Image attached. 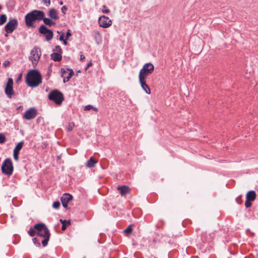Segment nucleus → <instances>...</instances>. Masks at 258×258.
<instances>
[{
    "label": "nucleus",
    "instance_id": "4c0bfd02",
    "mask_svg": "<svg viewBox=\"0 0 258 258\" xmlns=\"http://www.w3.org/2000/svg\"><path fill=\"white\" fill-rule=\"evenodd\" d=\"M93 108V106L91 105H88L85 106L84 110H90L92 108Z\"/></svg>",
    "mask_w": 258,
    "mask_h": 258
},
{
    "label": "nucleus",
    "instance_id": "de8ad7c7",
    "mask_svg": "<svg viewBox=\"0 0 258 258\" xmlns=\"http://www.w3.org/2000/svg\"><path fill=\"white\" fill-rule=\"evenodd\" d=\"M92 109H93L95 111L97 112L98 111V109L96 107H93V108H92Z\"/></svg>",
    "mask_w": 258,
    "mask_h": 258
},
{
    "label": "nucleus",
    "instance_id": "7c9ffc66",
    "mask_svg": "<svg viewBox=\"0 0 258 258\" xmlns=\"http://www.w3.org/2000/svg\"><path fill=\"white\" fill-rule=\"evenodd\" d=\"M6 141V137L4 135L1 133L0 134V144L4 143Z\"/></svg>",
    "mask_w": 258,
    "mask_h": 258
},
{
    "label": "nucleus",
    "instance_id": "ea45409f",
    "mask_svg": "<svg viewBox=\"0 0 258 258\" xmlns=\"http://www.w3.org/2000/svg\"><path fill=\"white\" fill-rule=\"evenodd\" d=\"M3 64L4 67H7L10 64V62L9 60H5Z\"/></svg>",
    "mask_w": 258,
    "mask_h": 258
},
{
    "label": "nucleus",
    "instance_id": "4be33fe9",
    "mask_svg": "<svg viewBox=\"0 0 258 258\" xmlns=\"http://www.w3.org/2000/svg\"><path fill=\"white\" fill-rule=\"evenodd\" d=\"M49 29H48L45 25H42L40 26L39 28V32L41 34H45L47 33L48 31H49Z\"/></svg>",
    "mask_w": 258,
    "mask_h": 258
},
{
    "label": "nucleus",
    "instance_id": "3c124183",
    "mask_svg": "<svg viewBox=\"0 0 258 258\" xmlns=\"http://www.w3.org/2000/svg\"><path fill=\"white\" fill-rule=\"evenodd\" d=\"M8 34H9V33H7L6 34H5V36L6 37H7V36H8Z\"/></svg>",
    "mask_w": 258,
    "mask_h": 258
},
{
    "label": "nucleus",
    "instance_id": "393cba45",
    "mask_svg": "<svg viewBox=\"0 0 258 258\" xmlns=\"http://www.w3.org/2000/svg\"><path fill=\"white\" fill-rule=\"evenodd\" d=\"M23 142H19L15 147L14 151L19 153L20 151L22 149L23 147Z\"/></svg>",
    "mask_w": 258,
    "mask_h": 258
},
{
    "label": "nucleus",
    "instance_id": "37998d69",
    "mask_svg": "<svg viewBox=\"0 0 258 258\" xmlns=\"http://www.w3.org/2000/svg\"><path fill=\"white\" fill-rule=\"evenodd\" d=\"M92 63L90 61L87 64V67L86 68L85 70H87L90 67L92 66Z\"/></svg>",
    "mask_w": 258,
    "mask_h": 258
},
{
    "label": "nucleus",
    "instance_id": "bb28decb",
    "mask_svg": "<svg viewBox=\"0 0 258 258\" xmlns=\"http://www.w3.org/2000/svg\"><path fill=\"white\" fill-rule=\"evenodd\" d=\"M50 236V235H47L46 237H44L43 240H42V244L44 247L46 246L48 244Z\"/></svg>",
    "mask_w": 258,
    "mask_h": 258
},
{
    "label": "nucleus",
    "instance_id": "f3484780",
    "mask_svg": "<svg viewBox=\"0 0 258 258\" xmlns=\"http://www.w3.org/2000/svg\"><path fill=\"white\" fill-rule=\"evenodd\" d=\"M42 20H43L44 23L49 26V27H51L52 26H53L55 24V22L53 20L51 19L50 18H45V13L43 12V19H42Z\"/></svg>",
    "mask_w": 258,
    "mask_h": 258
},
{
    "label": "nucleus",
    "instance_id": "2eb2a0df",
    "mask_svg": "<svg viewBox=\"0 0 258 258\" xmlns=\"http://www.w3.org/2000/svg\"><path fill=\"white\" fill-rule=\"evenodd\" d=\"M117 189L119 191L121 196H125L130 191V188L128 186L126 185L118 186L117 187Z\"/></svg>",
    "mask_w": 258,
    "mask_h": 258
},
{
    "label": "nucleus",
    "instance_id": "6ab92c4d",
    "mask_svg": "<svg viewBox=\"0 0 258 258\" xmlns=\"http://www.w3.org/2000/svg\"><path fill=\"white\" fill-rule=\"evenodd\" d=\"M97 161L94 160L92 157H90V159L87 161L86 166L88 168H92L95 166Z\"/></svg>",
    "mask_w": 258,
    "mask_h": 258
},
{
    "label": "nucleus",
    "instance_id": "20e7f679",
    "mask_svg": "<svg viewBox=\"0 0 258 258\" xmlns=\"http://www.w3.org/2000/svg\"><path fill=\"white\" fill-rule=\"evenodd\" d=\"M154 70V67L151 63H145L140 70L139 79H146Z\"/></svg>",
    "mask_w": 258,
    "mask_h": 258
},
{
    "label": "nucleus",
    "instance_id": "09e8293b",
    "mask_svg": "<svg viewBox=\"0 0 258 258\" xmlns=\"http://www.w3.org/2000/svg\"><path fill=\"white\" fill-rule=\"evenodd\" d=\"M238 199H239V198H237L236 199V201H237V202L238 204H240V202H238Z\"/></svg>",
    "mask_w": 258,
    "mask_h": 258
},
{
    "label": "nucleus",
    "instance_id": "49530a36",
    "mask_svg": "<svg viewBox=\"0 0 258 258\" xmlns=\"http://www.w3.org/2000/svg\"><path fill=\"white\" fill-rule=\"evenodd\" d=\"M21 78H22V75L20 74L17 80V82H18V81L20 80L21 79Z\"/></svg>",
    "mask_w": 258,
    "mask_h": 258
},
{
    "label": "nucleus",
    "instance_id": "6e6552de",
    "mask_svg": "<svg viewBox=\"0 0 258 258\" xmlns=\"http://www.w3.org/2000/svg\"><path fill=\"white\" fill-rule=\"evenodd\" d=\"M13 84L14 82L13 79L11 78H9L5 88V93L9 98H11L14 94Z\"/></svg>",
    "mask_w": 258,
    "mask_h": 258
},
{
    "label": "nucleus",
    "instance_id": "f257e3e1",
    "mask_svg": "<svg viewBox=\"0 0 258 258\" xmlns=\"http://www.w3.org/2000/svg\"><path fill=\"white\" fill-rule=\"evenodd\" d=\"M26 83L32 88L38 86L42 83V76L40 72L34 69L29 71L26 77Z\"/></svg>",
    "mask_w": 258,
    "mask_h": 258
},
{
    "label": "nucleus",
    "instance_id": "c03bdc74",
    "mask_svg": "<svg viewBox=\"0 0 258 258\" xmlns=\"http://www.w3.org/2000/svg\"><path fill=\"white\" fill-rule=\"evenodd\" d=\"M85 59V56L83 54H81L80 55V60L83 61V60H84Z\"/></svg>",
    "mask_w": 258,
    "mask_h": 258
},
{
    "label": "nucleus",
    "instance_id": "412c9836",
    "mask_svg": "<svg viewBox=\"0 0 258 258\" xmlns=\"http://www.w3.org/2000/svg\"><path fill=\"white\" fill-rule=\"evenodd\" d=\"M51 57L54 61H59L62 59L61 54L59 53H53L51 54Z\"/></svg>",
    "mask_w": 258,
    "mask_h": 258
},
{
    "label": "nucleus",
    "instance_id": "0eeeda50",
    "mask_svg": "<svg viewBox=\"0 0 258 258\" xmlns=\"http://www.w3.org/2000/svg\"><path fill=\"white\" fill-rule=\"evenodd\" d=\"M34 228L37 231L38 236L44 238L47 235H50L49 230L44 223H38L35 225Z\"/></svg>",
    "mask_w": 258,
    "mask_h": 258
},
{
    "label": "nucleus",
    "instance_id": "c756f323",
    "mask_svg": "<svg viewBox=\"0 0 258 258\" xmlns=\"http://www.w3.org/2000/svg\"><path fill=\"white\" fill-rule=\"evenodd\" d=\"M54 50L56 51L55 53H59L61 54L62 53V50L61 47L59 45L56 46Z\"/></svg>",
    "mask_w": 258,
    "mask_h": 258
},
{
    "label": "nucleus",
    "instance_id": "1a4fd4ad",
    "mask_svg": "<svg viewBox=\"0 0 258 258\" xmlns=\"http://www.w3.org/2000/svg\"><path fill=\"white\" fill-rule=\"evenodd\" d=\"M18 22L17 19L10 20L5 27V30L7 33H12L18 27Z\"/></svg>",
    "mask_w": 258,
    "mask_h": 258
},
{
    "label": "nucleus",
    "instance_id": "2f4dec72",
    "mask_svg": "<svg viewBox=\"0 0 258 258\" xmlns=\"http://www.w3.org/2000/svg\"><path fill=\"white\" fill-rule=\"evenodd\" d=\"M132 226L130 225L124 230V232L126 234H130L132 232Z\"/></svg>",
    "mask_w": 258,
    "mask_h": 258
},
{
    "label": "nucleus",
    "instance_id": "c85d7f7f",
    "mask_svg": "<svg viewBox=\"0 0 258 258\" xmlns=\"http://www.w3.org/2000/svg\"><path fill=\"white\" fill-rule=\"evenodd\" d=\"M75 124L74 122H70L67 126V131L68 132L71 131L74 127Z\"/></svg>",
    "mask_w": 258,
    "mask_h": 258
},
{
    "label": "nucleus",
    "instance_id": "79ce46f5",
    "mask_svg": "<svg viewBox=\"0 0 258 258\" xmlns=\"http://www.w3.org/2000/svg\"><path fill=\"white\" fill-rule=\"evenodd\" d=\"M58 39L60 41H62L64 40V33H61V35L59 36Z\"/></svg>",
    "mask_w": 258,
    "mask_h": 258
},
{
    "label": "nucleus",
    "instance_id": "39448f33",
    "mask_svg": "<svg viewBox=\"0 0 258 258\" xmlns=\"http://www.w3.org/2000/svg\"><path fill=\"white\" fill-rule=\"evenodd\" d=\"M1 169L3 173L6 175H11L13 174L14 167L11 159L7 158L4 160L2 164Z\"/></svg>",
    "mask_w": 258,
    "mask_h": 258
},
{
    "label": "nucleus",
    "instance_id": "58836bf2",
    "mask_svg": "<svg viewBox=\"0 0 258 258\" xmlns=\"http://www.w3.org/2000/svg\"><path fill=\"white\" fill-rule=\"evenodd\" d=\"M72 35V34L71 33V31L70 29L68 30L66 35V39H68Z\"/></svg>",
    "mask_w": 258,
    "mask_h": 258
},
{
    "label": "nucleus",
    "instance_id": "e433bc0d",
    "mask_svg": "<svg viewBox=\"0 0 258 258\" xmlns=\"http://www.w3.org/2000/svg\"><path fill=\"white\" fill-rule=\"evenodd\" d=\"M103 8L104 9L102 10L103 13L108 14L109 13L110 10L108 9H107L105 6H103Z\"/></svg>",
    "mask_w": 258,
    "mask_h": 258
},
{
    "label": "nucleus",
    "instance_id": "c9c22d12",
    "mask_svg": "<svg viewBox=\"0 0 258 258\" xmlns=\"http://www.w3.org/2000/svg\"><path fill=\"white\" fill-rule=\"evenodd\" d=\"M19 153L14 151V158L16 161L19 159Z\"/></svg>",
    "mask_w": 258,
    "mask_h": 258
},
{
    "label": "nucleus",
    "instance_id": "473e14b6",
    "mask_svg": "<svg viewBox=\"0 0 258 258\" xmlns=\"http://www.w3.org/2000/svg\"><path fill=\"white\" fill-rule=\"evenodd\" d=\"M33 242L34 244L36 245L37 246H40V241L37 239V238H33L32 239Z\"/></svg>",
    "mask_w": 258,
    "mask_h": 258
},
{
    "label": "nucleus",
    "instance_id": "9d476101",
    "mask_svg": "<svg viewBox=\"0 0 258 258\" xmlns=\"http://www.w3.org/2000/svg\"><path fill=\"white\" fill-rule=\"evenodd\" d=\"M98 23L100 27L107 28L112 25V21L108 17L103 15L99 18Z\"/></svg>",
    "mask_w": 258,
    "mask_h": 258
},
{
    "label": "nucleus",
    "instance_id": "7ed1b4c3",
    "mask_svg": "<svg viewBox=\"0 0 258 258\" xmlns=\"http://www.w3.org/2000/svg\"><path fill=\"white\" fill-rule=\"evenodd\" d=\"M48 99L53 101L55 104L60 105L64 100V96L58 90H53L49 93Z\"/></svg>",
    "mask_w": 258,
    "mask_h": 258
},
{
    "label": "nucleus",
    "instance_id": "cd10ccee",
    "mask_svg": "<svg viewBox=\"0 0 258 258\" xmlns=\"http://www.w3.org/2000/svg\"><path fill=\"white\" fill-rule=\"evenodd\" d=\"M28 234L31 237L34 236L37 234L36 229L34 228H31L28 231Z\"/></svg>",
    "mask_w": 258,
    "mask_h": 258
},
{
    "label": "nucleus",
    "instance_id": "aec40b11",
    "mask_svg": "<svg viewBox=\"0 0 258 258\" xmlns=\"http://www.w3.org/2000/svg\"><path fill=\"white\" fill-rule=\"evenodd\" d=\"M94 37L96 42L99 44L102 41V36L99 31H96L94 34Z\"/></svg>",
    "mask_w": 258,
    "mask_h": 258
},
{
    "label": "nucleus",
    "instance_id": "f8f14e48",
    "mask_svg": "<svg viewBox=\"0 0 258 258\" xmlns=\"http://www.w3.org/2000/svg\"><path fill=\"white\" fill-rule=\"evenodd\" d=\"M37 114V110L34 107H31L25 111L23 118L27 120H31L36 116Z\"/></svg>",
    "mask_w": 258,
    "mask_h": 258
},
{
    "label": "nucleus",
    "instance_id": "a878e982",
    "mask_svg": "<svg viewBox=\"0 0 258 258\" xmlns=\"http://www.w3.org/2000/svg\"><path fill=\"white\" fill-rule=\"evenodd\" d=\"M7 17L5 14L0 16V25H3L7 21Z\"/></svg>",
    "mask_w": 258,
    "mask_h": 258
},
{
    "label": "nucleus",
    "instance_id": "a18cd8bd",
    "mask_svg": "<svg viewBox=\"0 0 258 258\" xmlns=\"http://www.w3.org/2000/svg\"><path fill=\"white\" fill-rule=\"evenodd\" d=\"M62 41L64 45H67L68 44V42L66 39L62 40Z\"/></svg>",
    "mask_w": 258,
    "mask_h": 258
},
{
    "label": "nucleus",
    "instance_id": "603ef678",
    "mask_svg": "<svg viewBox=\"0 0 258 258\" xmlns=\"http://www.w3.org/2000/svg\"><path fill=\"white\" fill-rule=\"evenodd\" d=\"M80 1H82L83 0H80Z\"/></svg>",
    "mask_w": 258,
    "mask_h": 258
},
{
    "label": "nucleus",
    "instance_id": "dca6fc26",
    "mask_svg": "<svg viewBox=\"0 0 258 258\" xmlns=\"http://www.w3.org/2000/svg\"><path fill=\"white\" fill-rule=\"evenodd\" d=\"M48 16L49 18H50L51 19L53 20L54 21H56V20L58 19L59 17L58 16V12L54 8H51L49 9L48 13Z\"/></svg>",
    "mask_w": 258,
    "mask_h": 258
},
{
    "label": "nucleus",
    "instance_id": "f03ea898",
    "mask_svg": "<svg viewBox=\"0 0 258 258\" xmlns=\"http://www.w3.org/2000/svg\"><path fill=\"white\" fill-rule=\"evenodd\" d=\"M43 11L33 10L28 13L25 17L26 25L28 27H33L34 22L36 21H41L43 19Z\"/></svg>",
    "mask_w": 258,
    "mask_h": 258
},
{
    "label": "nucleus",
    "instance_id": "a211bd4d",
    "mask_svg": "<svg viewBox=\"0 0 258 258\" xmlns=\"http://www.w3.org/2000/svg\"><path fill=\"white\" fill-rule=\"evenodd\" d=\"M256 198V193L254 190L249 191L246 195V199L248 201H253Z\"/></svg>",
    "mask_w": 258,
    "mask_h": 258
},
{
    "label": "nucleus",
    "instance_id": "8fccbe9b",
    "mask_svg": "<svg viewBox=\"0 0 258 258\" xmlns=\"http://www.w3.org/2000/svg\"><path fill=\"white\" fill-rule=\"evenodd\" d=\"M62 4H63V2H59V5H62Z\"/></svg>",
    "mask_w": 258,
    "mask_h": 258
},
{
    "label": "nucleus",
    "instance_id": "4468645a",
    "mask_svg": "<svg viewBox=\"0 0 258 258\" xmlns=\"http://www.w3.org/2000/svg\"><path fill=\"white\" fill-rule=\"evenodd\" d=\"M139 79V82L141 85V87L142 89L145 91V92L148 94H150L151 93L150 89L148 86V85L147 84L146 82V79Z\"/></svg>",
    "mask_w": 258,
    "mask_h": 258
},
{
    "label": "nucleus",
    "instance_id": "a19ab883",
    "mask_svg": "<svg viewBox=\"0 0 258 258\" xmlns=\"http://www.w3.org/2000/svg\"><path fill=\"white\" fill-rule=\"evenodd\" d=\"M67 10H68V8L65 6H63L61 9L62 13H63L64 14H65L66 13Z\"/></svg>",
    "mask_w": 258,
    "mask_h": 258
},
{
    "label": "nucleus",
    "instance_id": "9b49d317",
    "mask_svg": "<svg viewBox=\"0 0 258 258\" xmlns=\"http://www.w3.org/2000/svg\"><path fill=\"white\" fill-rule=\"evenodd\" d=\"M61 77L63 78V82H68L74 74V71L68 68H62L61 69Z\"/></svg>",
    "mask_w": 258,
    "mask_h": 258
},
{
    "label": "nucleus",
    "instance_id": "b1692460",
    "mask_svg": "<svg viewBox=\"0 0 258 258\" xmlns=\"http://www.w3.org/2000/svg\"><path fill=\"white\" fill-rule=\"evenodd\" d=\"M44 35H45V39L47 41L51 40L53 36V32L51 30H49V31H48L47 33Z\"/></svg>",
    "mask_w": 258,
    "mask_h": 258
},
{
    "label": "nucleus",
    "instance_id": "ddd939ff",
    "mask_svg": "<svg viewBox=\"0 0 258 258\" xmlns=\"http://www.w3.org/2000/svg\"><path fill=\"white\" fill-rule=\"evenodd\" d=\"M73 199V196L68 193H66L63 195V196L61 198V201L62 204V206L64 208H67L68 207V204L69 202H70Z\"/></svg>",
    "mask_w": 258,
    "mask_h": 258
},
{
    "label": "nucleus",
    "instance_id": "f704fd0d",
    "mask_svg": "<svg viewBox=\"0 0 258 258\" xmlns=\"http://www.w3.org/2000/svg\"><path fill=\"white\" fill-rule=\"evenodd\" d=\"M251 201H248L247 200H246L245 202V206L246 208H249L251 206Z\"/></svg>",
    "mask_w": 258,
    "mask_h": 258
},
{
    "label": "nucleus",
    "instance_id": "72a5a7b5",
    "mask_svg": "<svg viewBox=\"0 0 258 258\" xmlns=\"http://www.w3.org/2000/svg\"><path fill=\"white\" fill-rule=\"evenodd\" d=\"M52 207L54 209H58L60 207V203L59 201H55L53 203Z\"/></svg>",
    "mask_w": 258,
    "mask_h": 258
},
{
    "label": "nucleus",
    "instance_id": "423d86ee",
    "mask_svg": "<svg viewBox=\"0 0 258 258\" xmlns=\"http://www.w3.org/2000/svg\"><path fill=\"white\" fill-rule=\"evenodd\" d=\"M41 56V52L40 48L35 46L31 50L29 59L32 61L34 67L37 65Z\"/></svg>",
    "mask_w": 258,
    "mask_h": 258
},
{
    "label": "nucleus",
    "instance_id": "5701e85b",
    "mask_svg": "<svg viewBox=\"0 0 258 258\" xmlns=\"http://www.w3.org/2000/svg\"><path fill=\"white\" fill-rule=\"evenodd\" d=\"M60 222L62 224L61 229L62 230H66L67 227L71 224V222L68 220H63L62 219H60Z\"/></svg>",
    "mask_w": 258,
    "mask_h": 258
}]
</instances>
